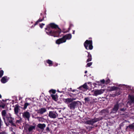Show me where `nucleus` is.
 Instances as JSON below:
<instances>
[{"label":"nucleus","instance_id":"f257e3e1","mask_svg":"<svg viewBox=\"0 0 134 134\" xmlns=\"http://www.w3.org/2000/svg\"><path fill=\"white\" fill-rule=\"evenodd\" d=\"M45 30L47 35L54 37H59L61 32V30L58 25L53 23H50L47 25Z\"/></svg>","mask_w":134,"mask_h":134},{"label":"nucleus","instance_id":"f03ea898","mask_svg":"<svg viewBox=\"0 0 134 134\" xmlns=\"http://www.w3.org/2000/svg\"><path fill=\"white\" fill-rule=\"evenodd\" d=\"M14 119L11 116V114H9V115H7L5 118V121L4 123L7 126L8 124H10L12 126H16V125L14 123L13 121Z\"/></svg>","mask_w":134,"mask_h":134},{"label":"nucleus","instance_id":"7ed1b4c3","mask_svg":"<svg viewBox=\"0 0 134 134\" xmlns=\"http://www.w3.org/2000/svg\"><path fill=\"white\" fill-rule=\"evenodd\" d=\"M124 106L123 103H119L118 102H116L114 105L113 108L111 110L110 114L116 113L118 111L120 107Z\"/></svg>","mask_w":134,"mask_h":134},{"label":"nucleus","instance_id":"20e7f679","mask_svg":"<svg viewBox=\"0 0 134 134\" xmlns=\"http://www.w3.org/2000/svg\"><path fill=\"white\" fill-rule=\"evenodd\" d=\"M92 44V40H86L84 43L83 45L86 49L91 50L93 48Z\"/></svg>","mask_w":134,"mask_h":134},{"label":"nucleus","instance_id":"39448f33","mask_svg":"<svg viewBox=\"0 0 134 134\" xmlns=\"http://www.w3.org/2000/svg\"><path fill=\"white\" fill-rule=\"evenodd\" d=\"M103 119V117H100L98 118L95 117L91 120L87 121L85 122L86 124L93 125L94 123L102 120Z\"/></svg>","mask_w":134,"mask_h":134},{"label":"nucleus","instance_id":"423d86ee","mask_svg":"<svg viewBox=\"0 0 134 134\" xmlns=\"http://www.w3.org/2000/svg\"><path fill=\"white\" fill-rule=\"evenodd\" d=\"M79 102H80L78 101L71 102L68 105V106L70 109L74 110L78 106V103Z\"/></svg>","mask_w":134,"mask_h":134},{"label":"nucleus","instance_id":"0eeeda50","mask_svg":"<svg viewBox=\"0 0 134 134\" xmlns=\"http://www.w3.org/2000/svg\"><path fill=\"white\" fill-rule=\"evenodd\" d=\"M129 101L127 102V104L131 105L132 104L134 103V96L129 95L128 96Z\"/></svg>","mask_w":134,"mask_h":134},{"label":"nucleus","instance_id":"6e6552de","mask_svg":"<svg viewBox=\"0 0 134 134\" xmlns=\"http://www.w3.org/2000/svg\"><path fill=\"white\" fill-rule=\"evenodd\" d=\"M22 116L25 119H26L29 120L30 116V114L29 112L26 111L23 113Z\"/></svg>","mask_w":134,"mask_h":134},{"label":"nucleus","instance_id":"1a4fd4ad","mask_svg":"<svg viewBox=\"0 0 134 134\" xmlns=\"http://www.w3.org/2000/svg\"><path fill=\"white\" fill-rule=\"evenodd\" d=\"M49 116L51 118H55L58 116V114L55 111H50L49 112Z\"/></svg>","mask_w":134,"mask_h":134},{"label":"nucleus","instance_id":"9d476101","mask_svg":"<svg viewBox=\"0 0 134 134\" xmlns=\"http://www.w3.org/2000/svg\"><path fill=\"white\" fill-rule=\"evenodd\" d=\"M100 113L102 115L105 116H106L110 114L108 110L107 109H104L100 111Z\"/></svg>","mask_w":134,"mask_h":134},{"label":"nucleus","instance_id":"9b49d317","mask_svg":"<svg viewBox=\"0 0 134 134\" xmlns=\"http://www.w3.org/2000/svg\"><path fill=\"white\" fill-rule=\"evenodd\" d=\"M66 42V40L64 38V37H63L61 38L57 39L56 41V43L57 44H60Z\"/></svg>","mask_w":134,"mask_h":134},{"label":"nucleus","instance_id":"f8f14e48","mask_svg":"<svg viewBox=\"0 0 134 134\" xmlns=\"http://www.w3.org/2000/svg\"><path fill=\"white\" fill-rule=\"evenodd\" d=\"M103 92L104 91L102 90H97L94 91L93 95L97 96L98 95L102 94Z\"/></svg>","mask_w":134,"mask_h":134},{"label":"nucleus","instance_id":"ddd939ff","mask_svg":"<svg viewBox=\"0 0 134 134\" xmlns=\"http://www.w3.org/2000/svg\"><path fill=\"white\" fill-rule=\"evenodd\" d=\"M9 78L7 76H4L1 79V81L2 83H5L7 82Z\"/></svg>","mask_w":134,"mask_h":134},{"label":"nucleus","instance_id":"4468645a","mask_svg":"<svg viewBox=\"0 0 134 134\" xmlns=\"http://www.w3.org/2000/svg\"><path fill=\"white\" fill-rule=\"evenodd\" d=\"M47 111L46 109L45 108H41V109L37 110V113L40 114H42L46 112Z\"/></svg>","mask_w":134,"mask_h":134},{"label":"nucleus","instance_id":"2eb2a0df","mask_svg":"<svg viewBox=\"0 0 134 134\" xmlns=\"http://www.w3.org/2000/svg\"><path fill=\"white\" fill-rule=\"evenodd\" d=\"M76 99V98H67L65 99L64 102L67 104L70 103L71 102H73V100Z\"/></svg>","mask_w":134,"mask_h":134},{"label":"nucleus","instance_id":"dca6fc26","mask_svg":"<svg viewBox=\"0 0 134 134\" xmlns=\"http://www.w3.org/2000/svg\"><path fill=\"white\" fill-rule=\"evenodd\" d=\"M2 115V118L4 120V122L5 121V117L7 115L6 111L5 110H3L1 112Z\"/></svg>","mask_w":134,"mask_h":134},{"label":"nucleus","instance_id":"f3484780","mask_svg":"<svg viewBox=\"0 0 134 134\" xmlns=\"http://www.w3.org/2000/svg\"><path fill=\"white\" fill-rule=\"evenodd\" d=\"M46 126V125L44 124H39L37 125V127L41 130H43Z\"/></svg>","mask_w":134,"mask_h":134},{"label":"nucleus","instance_id":"a211bd4d","mask_svg":"<svg viewBox=\"0 0 134 134\" xmlns=\"http://www.w3.org/2000/svg\"><path fill=\"white\" fill-rule=\"evenodd\" d=\"M64 38L65 39L66 41L67 39L70 40L72 36L71 34H68L64 36Z\"/></svg>","mask_w":134,"mask_h":134},{"label":"nucleus","instance_id":"6ab92c4d","mask_svg":"<svg viewBox=\"0 0 134 134\" xmlns=\"http://www.w3.org/2000/svg\"><path fill=\"white\" fill-rule=\"evenodd\" d=\"M87 52L88 54V55L87 56L88 59H87L86 61V62H87L91 61L92 60V57L91 54L90 53L88 52L87 51H86Z\"/></svg>","mask_w":134,"mask_h":134},{"label":"nucleus","instance_id":"aec40b11","mask_svg":"<svg viewBox=\"0 0 134 134\" xmlns=\"http://www.w3.org/2000/svg\"><path fill=\"white\" fill-rule=\"evenodd\" d=\"M19 110V106L17 105H15V107L14 108V113L16 115H18Z\"/></svg>","mask_w":134,"mask_h":134},{"label":"nucleus","instance_id":"412c9836","mask_svg":"<svg viewBox=\"0 0 134 134\" xmlns=\"http://www.w3.org/2000/svg\"><path fill=\"white\" fill-rule=\"evenodd\" d=\"M36 126L33 125H30L28 129V130L29 132L32 131L33 130H35Z\"/></svg>","mask_w":134,"mask_h":134},{"label":"nucleus","instance_id":"4be33fe9","mask_svg":"<svg viewBox=\"0 0 134 134\" xmlns=\"http://www.w3.org/2000/svg\"><path fill=\"white\" fill-rule=\"evenodd\" d=\"M51 96L52 99L55 101H57V100L58 96L57 94L54 95L53 94H51Z\"/></svg>","mask_w":134,"mask_h":134},{"label":"nucleus","instance_id":"5701e85b","mask_svg":"<svg viewBox=\"0 0 134 134\" xmlns=\"http://www.w3.org/2000/svg\"><path fill=\"white\" fill-rule=\"evenodd\" d=\"M82 87L85 89H87L88 88V87L87 86L86 83H85L83 85L80 87L79 88L81 90V88Z\"/></svg>","mask_w":134,"mask_h":134},{"label":"nucleus","instance_id":"b1692460","mask_svg":"<svg viewBox=\"0 0 134 134\" xmlns=\"http://www.w3.org/2000/svg\"><path fill=\"white\" fill-rule=\"evenodd\" d=\"M46 62L49 64V66H51L53 65V62L49 59L47 60H46Z\"/></svg>","mask_w":134,"mask_h":134},{"label":"nucleus","instance_id":"393cba45","mask_svg":"<svg viewBox=\"0 0 134 134\" xmlns=\"http://www.w3.org/2000/svg\"><path fill=\"white\" fill-rule=\"evenodd\" d=\"M36 118L38 119L39 122H43L44 119L42 117H37Z\"/></svg>","mask_w":134,"mask_h":134},{"label":"nucleus","instance_id":"a878e982","mask_svg":"<svg viewBox=\"0 0 134 134\" xmlns=\"http://www.w3.org/2000/svg\"><path fill=\"white\" fill-rule=\"evenodd\" d=\"M44 18L43 17L42 19H39L34 24V26H35L36 25H37L40 22H41L44 20Z\"/></svg>","mask_w":134,"mask_h":134},{"label":"nucleus","instance_id":"bb28decb","mask_svg":"<svg viewBox=\"0 0 134 134\" xmlns=\"http://www.w3.org/2000/svg\"><path fill=\"white\" fill-rule=\"evenodd\" d=\"M31 103H26L24 104V107L23 108V109L24 110L25 109L27 108L28 106L30 105Z\"/></svg>","mask_w":134,"mask_h":134},{"label":"nucleus","instance_id":"cd10ccee","mask_svg":"<svg viewBox=\"0 0 134 134\" xmlns=\"http://www.w3.org/2000/svg\"><path fill=\"white\" fill-rule=\"evenodd\" d=\"M5 106V104L3 103L1 100H0V108L1 107L3 109H4Z\"/></svg>","mask_w":134,"mask_h":134},{"label":"nucleus","instance_id":"c85d7f7f","mask_svg":"<svg viewBox=\"0 0 134 134\" xmlns=\"http://www.w3.org/2000/svg\"><path fill=\"white\" fill-rule=\"evenodd\" d=\"M118 88V87L115 86L111 87L110 88V91H112L117 90Z\"/></svg>","mask_w":134,"mask_h":134},{"label":"nucleus","instance_id":"c756f323","mask_svg":"<svg viewBox=\"0 0 134 134\" xmlns=\"http://www.w3.org/2000/svg\"><path fill=\"white\" fill-rule=\"evenodd\" d=\"M116 90V92L115 94H116V95L118 96L120 94L121 92L120 91V90L118 88Z\"/></svg>","mask_w":134,"mask_h":134},{"label":"nucleus","instance_id":"7c9ffc66","mask_svg":"<svg viewBox=\"0 0 134 134\" xmlns=\"http://www.w3.org/2000/svg\"><path fill=\"white\" fill-rule=\"evenodd\" d=\"M127 128H129L131 129L134 130V125L132 124H130L127 126Z\"/></svg>","mask_w":134,"mask_h":134},{"label":"nucleus","instance_id":"2f4dec72","mask_svg":"<svg viewBox=\"0 0 134 134\" xmlns=\"http://www.w3.org/2000/svg\"><path fill=\"white\" fill-rule=\"evenodd\" d=\"M126 109L125 107H124L122 108H121L120 107L119 109V111H122V112H124L125 111Z\"/></svg>","mask_w":134,"mask_h":134},{"label":"nucleus","instance_id":"473e14b6","mask_svg":"<svg viewBox=\"0 0 134 134\" xmlns=\"http://www.w3.org/2000/svg\"><path fill=\"white\" fill-rule=\"evenodd\" d=\"M84 100L85 101V103L88 102L90 101V98L88 97L85 98L84 99Z\"/></svg>","mask_w":134,"mask_h":134},{"label":"nucleus","instance_id":"72a5a7b5","mask_svg":"<svg viewBox=\"0 0 134 134\" xmlns=\"http://www.w3.org/2000/svg\"><path fill=\"white\" fill-rule=\"evenodd\" d=\"M4 72L3 70L0 69V78L3 75Z\"/></svg>","mask_w":134,"mask_h":134},{"label":"nucleus","instance_id":"f704fd0d","mask_svg":"<svg viewBox=\"0 0 134 134\" xmlns=\"http://www.w3.org/2000/svg\"><path fill=\"white\" fill-rule=\"evenodd\" d=\"M56 91L55 90L51 89L49 90V92L50 93H52L53 94H55L56 92Z\"/></svg>","mask_w":134,"mask_h":134},{"label":"nucleus","instance_id":"c9c22d12","mask_svg":"<svg viewBox=\"0 0 134 134\" xmlns=\"http://www.w3.org/2000/svg\"><path fill=\"white\" fill-rule=\"evenodd\" d=\"M22 121L21 119V118H20V119L19 120H17L16 121V124H19Z\"/></svg>","mask_w":134,"mask_h":134},{"label":"nucleus","instance_id":"e433bc0d","mask_svg":"<svg viewBox=\"0 0 134 134\" xmlns=\"http://www.w3.org/2000/svg\"><path fill=\"white\" fill-rule=\"evenodd\" d=\"M92 62H90L87 63L86 66V67H90L92 65Z\"/></svg>","mask_w":134,"mask_h":134},{"label":"nucleus","instance_id":"4c0bfd02","mask_svg":"<svg viewBox=\"0 0 134 134\" xmlns=\"http://www.w3.org/2000/svg\"><path fill=\"white\" fill-rule=\"evenodd\" d=\"M73 26V24H70V25H69V28H68L69 31H66L65 32H69V30H70L71 28Z\"/></svg>","mask_w":134,"mask_h":134},{"label":"nucleus","instance_id":"58836bf2","mask_svg":"<svg viewBox=\"0 0 134 134\" xmlns=\"http://www.w3.org/2000/svg\"><path fill=\"white\" fill-rule=\"evenodd\" d=\"M45 25V24L43 23L40 24V27L41 28H42L43 26Z\"/></svg>","mask_w":134,"mask_h":134},{"label":"nucleus","instance_id":"ea45409f","mask_svg":"<svg viewBox=\"0 0 134 134\" xmlns=\"http://www.w3.org/2000/svg\"><path fill=\"white\" fill-rule=\"evenodd\" d=\"M3 122L2 121L1 118H0V127L3 125L2 124Z\"/></svg>","mask_w":134,"mask_h":134},{"label":"nucleus","instance_id":"a19ab883","mask_svg":"<svg viewBox=\"0 0 134 134\" xmlns=\"http://www.w3.org/2000/svg\"><path fill=\"white\" fill-rule=\"evenodd\" d=\"M46 130L47 132H49L50 131L49 128L48 127H47L46 129Z\"/></svg>","mask_w":134,"mask_h":134},{"label":"nucleus","instance_id":"79ce46f5","mask_svg":"<svg viewBox=\"0 0 134 134\" xmlns=\"http://www.w3.org/2000/svg\"><path fill=\"white\" fill-rule=\"evenodd\" d=\"M100 81L103 84L105 83V81L104 79H103V80H101Z\"/></svg>","mask_w":134,"mask_h":134},{"label":"nucleus","instance_id":"37998d69","mask_svg":"<svg viewBox=\"0 0 134 134\" xmlns=\"http://www.w3.org/2000/svg\"><path fill=\"white\" fill-rule=\"evenodd\" d=\"M110 82V80L109 79L107 80L106 81V82L107 83H109Z\"/></svg>","mask_w":134,"mask_h":134},{"label":"nucleus","instance_id":"c03bdc74","mask_svg":"<svg viewBox=\"0 0 134 134\" xmlns=\"http://www.w3.org/2000/svg\"><path fill=\"white\" fill-rule=\"evenodd\" d=\"M116 96V94L115 93L114 94H113L111 95L113 97H114L115 96Z\"/></svg>","mask_w":134,"mask_h":134},{"label":"nucleus","instance_id":"a18cd8bd","mask_svg":"<svg viewBox=\"0 0 134 134\" xmlns=\"http://www.w3.org/2000/svg\"><path fill=\"white\" fill-rule=\"evenodd\" d=\"M0 134H5V133L3 132H0Z\"/></svg>","mask_w":134,"mask_h":134},{"label":"nucleus","instance_id":"49530a36","mask_svg":"<svg viewBox=\"0 0 134 134\" xmlns=\"http://www.w3.org/2000/svg\"><path fill=\"white\" fill-rule=\"evenodd\" d=\"M72 90V89L71 88H70L68 90L69 91H72V90Z\"/></svg>","mask_w":134,"mask_h":134},{"label":"nucleus","instance_id":"de8ad7c7","mask_svg":"<svg viewBox=\"0 0 134 134\" xmlns=\"http://www.w3.org/2000/svg\"><path fill=\"white\" fill-rule=\"evenodd\" d=\"M75 30H73V32H72V34H75Z\"/></svg>","mask_w":134,"mask_h":134},{"label":"nucleus","instance_id":"09e8293b","mask_svg":"<svg viewBox=\"0 0 134 134\" xmlns=\"http://www.w3.org/2000/svg\"><path fill=\"white\" fill-rule=\"evenodd\" d=\"M76 91V90H73L72 91V90L71 91L74 92L75 91Z\"/></svg>","mask_w":134,"mask_h":134},{"label":"nucleus","instance_id":"8fccbe9b","mask_svg":"<svg viewBox=\"0 0 134 134\" xmlns=\"http://www.w3.org/2000/svg\"><path fill=\"white\" fill-rule=\"evenodd\" d=\"M7 100H4V99H2V101H4H4L5 102Z\"/></svg>","mask_w":134,"mask_h":134},{"label":"nucleus","instance_id":"3c124183","mask_svg":"<svg viewBox=\"0 0 134 134\" xmlns=\"http://www.w3.org/2000/svg\"><path fill=\"white\" fill-rule=\"evenodd\" d=\"M87 72V71H85V74H86Z\"/></svg>","mask_w":134,"mask_h":134},{"label":"nucleus","instance_id":"603ef678","mask_svg":"<svg viewBox=\"0 0 134 134\" xmlns=\"http://www.w3.org/2000/svg\"><path fill=\"white\" fill-rule=\"evenodd\" d=\"M2 97V96L1 95V94H0V98H1Z\"/></svg>","mask_w":134,"mask_h":134},{"label":"nucleus","instance_id":"864d4df0","mask_svg":"<svg viewBox=\"0 0 134 134\" xmlns=\"http://www.w3.org/2000/svg\"><path fill=\"white\" fill-rule=\"evenodd\" d=\"M21 98L20 97H19V100H20V99H21Z\"/></svg>","mask_w":134,"mask_h":134},{"label":"nucleus","instance_id":"5fc2aeb1","mask_svg":"<svg viewBox=\"0 0 134 134\" xmlns=\"http://www.w3.org/2000/svg\"><path fill=\"white\" fill-rule=\"evenodd\" d=\"M92 39V38L91 37H90L89 38V39Z\"/></svg>","mask_w":134,"mask_h":134}]
</instances>
